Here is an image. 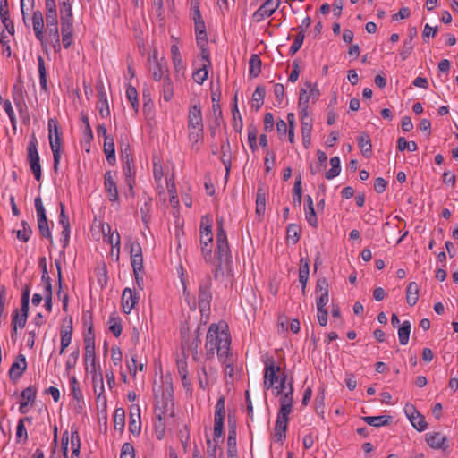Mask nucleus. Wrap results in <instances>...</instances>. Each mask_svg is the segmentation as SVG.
<instances>
[{
  "label": "nucleus",
  "mask_w": 458,
  "mask_h": 458,
  "mask_svg": "<svg viewBox=\"0 0 458 458\" xmlns=\"http://www.w3.org/2000/svg\"><path fill=\"white\" fill-rule=\"evenodd\" d=\"M0 44L3 47V54L5 55L7 57H10L12 52L9 45V39L4 30H2L0 33Z\"/></svg>",
  "instance_id": "nucleus-60"
},
{
  "label": "nucleus",
  "mask_w": 458,
  "mask_h": 458,
  "mask_svg": "<svg viewBox=\"0 0 458 458\" xmlns=\"http://www.w3.org/2000/svg\"><path fill=\"white\" fill-rule=\"evenodd\" d=\"M257 134H258L257 128L253 124L249 125L248 126V142H249L250 148H251L252 151H256L258 148Z\"/></svg>",
  "instance_id": "nucleus-47"
},
{
  "label": "nucleus",
  "mask_w": 458,
  "mask_h": 458,
  "mask_svg": "<svg viewBox=\"0 0 458 458\" xmlns=\"http://www.w3.org/2000/svg\"><path fill=\"white\" fill-rule=\"evenodd\" d=\"M426 442L433 449L445 450L448 447L446 437L443 436L440 432L426 434Z\"/></svg>",
  "instance_id": "nucleus-15"
},
{
  "label": "nucleus",
  "mask_w": 458,
  "mask_h": 458,
  "mask_svg": "<svg viewBox=\"0 0 458 458\" xmlns=\"http://www.w3.org/2000/svg\"><path fill=\"white\" fill-rule=\"evenodd\" d=\"M305 218L310 226L314 228L318 227V218L314 207L305 208Z\"/></svg>",
  "instance_id": "nucleus-57"
},
{
  "label": "nucleus",
  "mask_w": 458,
  "mask_h": 458,
  "mask_svg": "<svg viewBox=\"0 0 458 458\" xmlns=\"http://www.w3.org/2000/svg\"><path fill=\"white\" fill-rule=\"evenodd\" d=\"M305 38L304 30L301 29L299 33L296 35L292 46L289 49V54L291 55H293L301 47L303 44V40Z\"/></svg>",
  "instance_id": "nucleus-46"
},
{
  "label": "nucleus",
  "mask_w": 458,
  "mask_h": 458,
  "mask_svg": "<svg viewBox=\"0 0 458 458\" xmlns=\"http://www.w3.org/2000/svg\"><path fill=\"white\" fill-rule=\"evenodd\" d=\"M21 226H22V229L21 230H18L16 232V235H17V238L23 242H27L30 238V235L32 234V230L30 226V225L28 224V222L26 221H21Z\"/></svg>",
  "instance_id": "nucleus-42"
},
{
  "label": "nucleus",
  "mask_w": 458,
  "mask_h": 458,
  "mask_svg": "<svg viewBox=\"0 0 458 458\" xmlns=\"http://www.w3.org/2000/svg\"><path fill=\"white\" fill-rule=\"evenodd\" d=\"M292 406L293 405L280 404L274 433V438L276 442H283L286 437V430L289 421L288 416L292 411Z\"/></svg>",
  "instance_id": "nucleus-4"
},
{
  "label": "nucleus",
  "mask_w": 458,
  "mask_h": 458,
  "mask_svg": "<svg viewBox=\"0 0 458 458\" xmlns=\"http://www.w3.org/2000/svg\"><path fill=\"white\" fill-rule=\"evenodd\" d=\"M120 458H135L134 447L130 443H124L121 449Z\"/></svg>",
  "instance_id": "nucleus-61"
},
{
  "label": "nucleus",
  "mask_w": 458,
  "mask_h": 458,
  "mask_svg": "<svg viewBox=\"0 0 458 458\" xmlns=\"http://www.w3.org/2000/svg\"><path fill=\"white\" fill-rule=\"evenodd\" d=\"M357 140L362 155L366 157H369L372 154V144L369 135L366 132H361L358 136Z\"/></svg>",
  "instance_id": "nucleus-23"
},
{
  "label": "nucleus",
  "mask_w": 458,
  "mask_h": 458,
  "mask_svg": "<svg viewBox=\"0 0 458 458\" xmlns=\"http://www.w3.org/2000/svg\"><path fill=\"white\" fill-rule=\"evenodd\" d=\"M27 161L35 179L39 182L41 180V165L38 152V140L34 133L31 135L27 147Z\"/></svg>",
  "instance_id": "nucleus-3"
},
{
  "label": "nucleus",
  "mask_w": 458,
  "mask_h": 458,
  "mask_svg": "<svg viewBox=\"0 0 458 458\" xmlns=\"http://www.w3.org/2000/svg\"><path fill=\"white\" fill-rule=\"evenodd\" d=\"M81 121L84 124V130H83V142L82 144H88L89 147H90V142L93 140V132L89 124V120L87 114L81 113Z\"/></svg>",
  "instance_id": "nucleus-35"
},
{
  "label": "nucleus",
  "mask_w": 458,
  "mask_h": 458,
  "mask_svg": "<svg viewBox=\"0 0 458 458\" xmlns=\"http://www.w3.org/2000/svg\"><path fill=\"white\" fill-rule=\"evenodd\" d=\"M71 445L72 449H81V438L78 428L74 426L71 428Z\"/></svg>",
  "instance_id": "nucleus-64"
},
{
  "label": "nucleus",
  "mask_w": 458,
  "mask_h": 458,
  "mask_svg": "<svg viewBox=\"0 0 458 458\" xmlns=\"http://www.w3.org/2000/svg\"><path fill=\"white\" fill-rule=\"evenodd\" d=\"M225 398L224 395H222L218 398L216 404L215 419L225 420Z\"/></svg>",
  "instance_id": "nucleus-56"
},
{
  "label": "nucleus",
  "mask_w": 458,
  "mask_h": 458,
  "mask_svg": "<svg viewBox=\"0 0 458 458\" xmlns=\"http://www.w3.org/2000/svg\"><path fill=\"white\" fill-rule=\"evenodd\" d=\"M204 128L200 103L198 102L190 107L188 114V129Z\"/></svg>",
  "instance_id": "nucleus-10"
},
{
  "label": "nucleus",
  "mask_w": 458,
  "mask_h": 458,
  "mask_svg": "<svg viewBox=\"0 0 458 458\" xmlns=\"http://www.w3.org/2000/svg\"><path fill=\"white\" fill-rule=\"evenodd\" d=\"M131 264L133 269L134 275L143 270V256H132L131 257Z\"/></svg>",
  "instance_id": "nucleus-59"
},
{
  "label": "nucleus",
  "mask_w": 458,
  "mask_h": 458,
  "mask_svg": "<svg viewBox=\"0 0 458 458\" xmlns=\"http://www.w3.org/2000/svg\"><path fill=\"white\" fill-rule=\"evenodd\" d=\"M62 43L64 48L70 47L72 42L73 22L61 23Z\"/></svg>",
  "instance_id": "nucleus-22"
},
{
  "label": "nucleus",
  "mask_w": 458,
  "mask_h": 458,
  "mask_svg": "<svg viewBox=\"0 0 458 458\" xmlns=\"http://www.w3.org/2000/svg\"><path fill=\"white\" fill-rule=\"evenodd\" d=\"M211 286H212L211 277H210V276L208 275L206 277V282L201 283L199 284V289L198 301H199V310L202 314H204L205 312H208L210 310V303H211L212 297H213L212 293H211Z\"/></svg>",
  "instance_id": "nucleus-6"
},
{
  "label": "nucleus",
  "mask_w": 458,
  "mask_h": 458,
  "mask_svg": "<svg viewBox=\"0 0 458 458\" xmlns=\"http://www.w3.org/2000/svg\"><path fill=\"white\" fill-rule=\"evenodd\" d=\"M27 369V362L26 358L23 354H19L16 357V360L13 364L11 365L10 370H9V377L10 379L13 382L17 381L19 378L21 377L25 370Z\"/></svg>",
  "instance_id": "nucleus-13"
},
{
  "label": "nucleus",
  "mask_w": 458,
  "mask_h": 458,
  "mask_svg": "<svg viewBox=\"0 0 458 458\" xmlns=\"http://www.w3.org/2000/svg\"><path fill=\"white\" fill-rule=\"evenodd\" d=\"M174 97V84L168 74L164 77L163 98L165 101L169 102Z\"/></svg>",
  "instance_id": "nucleus-37"
},
{
  "label": "nucleus",
  "mask_w": 458,
  "mask_h": 458,
  "mask_svg": "<svg viewBox=\"0 0 458 458\" xmlns=\"http://www.w3.org/2000/svg\"><path fill=\"white\" fill-rule=\"evenodd\" d=\"M262 62L259 55H251L249 60V74L250 77L256 78L261 72Z\"/></svg>",
  "instance_id": "nucleus-28"
},
{
  "label": "nucleus",
  "mask_w": 458,
  "mask_h": 458,
  "mask_svg": "<svg viewBox=\"0 0 458 458\" xmlns=\"http://www.w3.org/2000/svg\"><path fill=\"white\" fill-rule=\"evenodd\" d=\"M104 152L106 157L107 162L111 165H115V148H114V140L111 136H105L104 139Z\"/></svg>",
  "instance_id": "nucleus-21"
},
{
  "label": "nucleus",
  "mask_w": 458,
  "mask_h": 458,
  "mask_svg": "<svg viewBox=\"0 0 458 458\" xmlns=\"http://www.w3.org/2000/svg\"><path fill=\"white\" fill-rule=\"evenodd\" d=\"M224 433V420L215 419L214 420V437L215 443H218L219 439L222 438Z\"/></svg>",
  "instance_id": "nucleus-52"
},
{
  "label": "nucleus",
  "mask_w": 458,
  "mask_h": 458,
  "mask_svg": "<svg viewBox=\"0 0 458 458\" xmlns=\"http://www.w3.org/2000/svg\"><path fill=\"white\" fill-rule=\"evenodd\" d=\"M362 420L370 426L381 427L391 424L393 421V417L389 415L366 416L363 417Z\"/></svg>",
  "instance_id": "nucleus-25"
},
{
  "label": "nucleus",
  "mask_w": 458,
  "mask_h": 458,
  "mask_svg": "<svg viewBox=\"0 0 458 458\" xmlns=\"http://www.w3.org/2000/svg\"><path fill=\"white\" fill-rule=\"evenodd\" d=\"M419 299V286L416 282H411L406 289V301L410 306H414Z\"/></svg>",
  "instance_id": "nucleus-29"
},
{
  "label": "nucleus",
  "mask_w": 458,
  "mask_h": 458,
  "mask_svg": "<svg viewBox=\"0 0 458 458\" xmlns=\"http://www.w3.org/2000/svg\"><path fill=\"white\" fill-rule=\"evenodd\" d=\"M325 407V389L320 387L315 398V410L317 413H324Z\"/></svg>",
  "instance_id": "nucleus-49"
},
{
  "label": "nucleus",
  "mask_w": 458,
  "mask_h": 458,
  "mask_svg": "<svg viewBox=\"0 0 458 458\" xmlns=\"http://www.w3.org/2000/svg\"><path fill=\"white\" fill-rule=\"evenodd\" d=\"M55 265L56 269H57L58 286H59V289L57 291V296L59 298H62L63 310L64 311H66L67 308H68L69 296H68V293H64L62 295V266H61V261L55 259Z\"/></svg>",
  "instance_id": "nucleus-27"
},
{
  "label": "nucleus",
  "mask_w": 458,
  "mask_h": 458,
  "mask_svg": "<svg viewBox=\"0 0 458 458\" xmlns=\"http://www.w3.org/2000/svg\"><path fill=\"white\" fill-rule=\"evenodd\" d=\"M21 438H23V441L26 442L28 439V433L23 424V420H19L17 428H16V439L17 442L20 441Z\"/></svg>",
  "instance_id": "nucleus-63"
},
{
  "label": "nucleus",
  "mask_w": 458,
  "mask_h": 458,
  "mask_svg": "<svg viewBox=\"0 0 458 458\" xmlns=\"http://www.w3.org/2000/svg\"><path fill=\"white\" fill-rule=\"evenodd\" d=\"M208 64H202L199 69L193 72L192 78L197 83L202 84L208 79Z\"/></svg>",
  "instance_id": "nucleus-51"
},
{
  "label": "nucleus",
  "mask_w": 458,
  "mask_h": 458,
  "mask_svg": "<svg viewBox=\"0 0 458 458\" xmlns=\"http://www.w3.org/2000/svg\"><path fill=\"white\" fill-rule=\"evenodd\" d=\"M317 156H318V162H317L316 167H314L312 165H310V174L312 175H315L321 169H325L327 167V154L322 150H318Z\"/></svg>",
  "instance_id": "nucleus-36"
},
{
  "label": "nucleus",
  "mask_w": 458,
  "mask_h": 458,
  "mask_svg": "<svg viewBox=\"0 0 458 458\" xmlns=\"http://www.w3.org/2000/svg\"><path fill=\"white\" fill-rule=\"evenodd\" d=\"M264 364V387L266 389H270L279 381L282 374V369L280 366L276 365L273 357H267Z\"/></svg>",
  "instance_id": "nucleus-5"
},
{
  "label": "nucleus",
  "mask_w": 458,
  "mask_h": 458,
  "mask_svg": "<svg viewBox=\"0 0 458 458\" xmlns=\"http://www.w3.org/2000/svg\"><path fill=\"white\" fill-rule=\"evenodd\" d=\"M36 394H37V389L35 386H29L27 388H25L22 392H21V397L23 399L26 400V402L28 403H33L35 402V399H36Z\"/></svg>",
  "instance_id": "nucleus-58"
},
{
  "label": "nucleus",
  "mask_w": 458,
  "mask_h": 458,
  "mask_svg": "<svg viewBox=\"0 0 458 458\" xmlns=\"http://www.w3.org/2000/svg\"><path fill=\"white\" fill-rule=\"evenodd\" d=\"M411 330V325L410 321L405 320L402 323L398 329V338L402 345H406L409 342L410 334Z\"/></svg>",
  "instance_id": "nucleus-31"
},
{
  "label": "nucleus",
  "mask_w": 458,
  "mask_h": 458,
  "mask_svg": "<svg viewBox=\"0 0 458 458\" xmlns=\"http://www.w3.org/2000/svg\"><path fill=\"white\" fill-rule=\"evenodd\" d=\"M168 71L165 66H163L159 62L157 61L155 66L152 71V77L156 81H159L163 77H165V73H167Z\"/></svg>",
  "instance_id": "nucleus-53"
},
{
  "label": "nucleus",
  "mask_w": 458,
  "mask_h": 458,
  "mask_svg": "<svg viewBox=\"0 0 458 458\" xmlns=\"http://www.w3.org/2000/svg\"><path fill=\"white\" fill-rule=\"evenodd\" d=\"M38 73H39V83L42 90H47V72L45 67V61L41 55L38 56Z\"/></svg>",
  "instance_id": "nucleus-39"
},
{
  "label": "nucleus",
  "mask_w": 458,
  "mask_h": 458,
  "mask_svg": "<svg viewBox=\"0 0 458 458\" xmlns=\"http://www.w3.org/2000/svg\"><path fill=\"white\" fill-rule=\"evenodd\" d=\"M85 361H90L91 366H95L96 352H95V335H85Z\"/></svg>",
  "instance_id": "nucleus-20"
},
{
  "label": "nucleus",
  "mask_w": 458,
  "mask_h": 458,
  "mask_svg": "<svg viewBox=\"0 0 458 458\" xmlns=\"http://www.w3.org/2000/svg\"><path fill=\"white\" fill-rule=\"evenodd\" d=\"M70 385H71L73 399L76 400L78 403L82 402V400H83L82 392L80 389L79 382L75 376L71 377Z\"/></svg>",
  "instance_id": "nucleus-45"
},
{
  "label": "nucleus",
  "mask_w": 458,
  "mask_h": 458,
  "mask_svg": "<svg viewBox=\"0 0 458 458\" xmlns=\"http://www.w3.org/2000/svg\"><path fill=\"white\" fill-rule=\"evenodd\" d=\"M130 412V422H129V431L134 435L138 436L140 433L141 428V421H140V411L139 406H131Z\"/></svg>",
  "instance_id": "nucleus-17"
},
{
  "label": "nucleus",
  "mask_w": 458,
  "mask_h": 458,
  "mask_svg": "<svg viewBox=\"0 0 458 458\" xmlns=\"http://www.w3.org/2000/svg\"><path fill=\"white\" fill-rule=\"evenodd\" d=\"M293 378L290 379V389L283 393L280 397V404L293 405Z\"/></svg>",
  "instance_id": "nucleus-50"
},
{
  "label": "nucleus",
  "mask_w": 458,
  "mask_h": 458,
  "mask_svg": "<svg viewBox=\"0 0 458 458\" xmlns=\"http://www.w3.org/2000/svg\"><path fill=\"white\" fill-rule=\"evenodd\" d=\"M171 55L175 71L180 72L184 67L179 47L176 45L171 47Z\"/></svg>",
  "instance_id": "nucleus-41"
},
{
  "label": "nucleus",
  "mask_w": 458,
  "mask_h": 458,
  "mask_svg": "<svg viewBox=\"0 0 458 458\" xmlns=\"http://www.w3.org/2000/svg\"><path fill=\"white\" fill-rule=\"evenodd\" d=\"M80 357V349L77 347L68 357L65 362V369L69 372L72 369L76 366L78 359Z\"/></svg>",
  "instance_id": "nucleus-54"
},
{
  "label": "nucleus",
  "mask_w": 458,
  "mask_h": 458,
  "mask_svg": "<svg viewBox=\"0 0 458 458\" xmlns=\"http://www.w3.org/2000/svg\"><path fill=\"white\" fill-rule=\"evenodd\" d=\"M200 334H199V329L198 328L196 331H195V336L193 337V339L188 343V348L192 352V355H193V358L196 360L197 358V355H198V348H199V345L200 344Z\"/></svg>",
  "instance_id": "nucleus-55"
},
{
  "label": "nucleus",
  "mask_w": 458,
  "mask_h": 458,
  "mask_svg": "<svg viewBox=\"0 0 458 458\" xmlns=\"http://www.w3.org/2000/svg\"><path fill=\"white\" fill-rule=\"evenodd\" d=\"M139 301V296L131 288H125L122 295V306L124 313L129 314Z\"/></svg>",
  "instance_id": "nucleus-14"
},
{
  "label": "nucleus",
  "mask_w": 458,
  "mask_h": 458,
  "mask_svg": "<svg viewBox=\"0 0 458 458\" xmlns=\"http://www.w3.org/2000/svg\"><path fill=\"white\" fill-rule=\"evenodd\" d=\"M215 253L218 259L215 273V277L216 278L218 271L222 269V265L231 260V250L224 228V218L222 216L216 217V248Z\"/></svg>",
  "instance_id": "nucleus-1"
},
{
  "label": "nucleus",
  "mask_w": 458,
  "mask_h": 458,
  "mask_svg": "<svg viewBox=\"0 0 458 458\" xmlns=\"http://www.w3.org/2000/svg\"><path fill=\"white\" fill-rule=\"evenodd\" d=\"M108 323L110 324L109 330L114 334L115 337H119L123 331L121 319L119 318L111 317Z\"/></svg>",
  "instance_id": "nucleus-48"
},
{
  "label": "nucleus",
  "mask_w": 458,
  "mask_h": 458,
  "mask_svg": "<svg viewBox=\"0 0 458 458\" xmlns=\"http://www.w3.org/2000/svg\"><path fill=\"white\" fill-rule=\"evenodd\" d=\"M280 4V0H266L253 13L254 21L259 22L266 17H270L277 10Z\"/></svg>",
  "instance_id": "nucleus-8"
},
{
  "label": "nucleus",
  "mask_w": 458,
  "mask_h": 458,
  "mask_svg": "<svg viewBox=\"0 0 458 458\" xmlns=\"http://www.w3.org/2000/svg\"><path fill=\"white\" fill-rule=\"evenodd\" d=\"M123 170L126 178L135 177L134 161L131 153H126L122 157Z\"/></svg>",
  "instance_id": "nucleus-24"
},
{
  "label": "nucleus",
  "mask_w": 458,
  "mask_h": 458,
  "mask_svg": "<svg viewBox=\"0 0 458 458\" xmlns=\"http://www.w3.org/2000/svg\"><path fill=\"white\" fill-rule=\"evenodd\" d=\"M38 231L42 237L47 238L50 241V242H53L52 234L49 229L48 221L47 222H38Z\"/></svg>",
  "instance_id": "nucleus-62"
},
{
  "label": "nucleus",
  "mask_w": 458,
  "mask_h": 458,
  "mask_svg": "<svg viewBox=\"0 0 458 458\" xmlns=\"http://www.w3.org/2000/svg\"><path fill=\"white\" fill-rule=\"evenodd\" d=\"M61 13V23L64 21L73 22L72 4L70 1H63L59 3Z\"/></svg>",
  "instance_id": "nucleus-33"
},
{
  "label": "nucleus",
  "mask_w": 458,
  "mask_h": 458,
  "mask_svg": "<svg viewBox=\"0 0 458 458\" xmlns=\"http://www.w3.org/2000/svg\"><path fill=\"white\" fill-rule=\"evenodd\" d=\"M28 316L20 314L19 310L15 309L12 314V326L18 328H23L26 325Z\"/></svg>",
  "instance_id": "nucleus-44"
},
{
  "label": "nucleus",
  "mask_w": 458,
  "mask_h": 458,
  "mask_svg": "<svg viewBox=\"0 0 458 458\" xmlns=\"http://www.w3.org/2000/svg\"><path fill=\"white\" fill-rule=\"evenodd\" d=\"M301 228L297 224H290L286 229V239L293 244H296L300 240Z\"/></svg>",
  "instance_id": "nucleus-32"
},
{
  "label": "nucleus",
  "mask_w": 458,
  "mask_h": 458,
  "mask_svg": "<svg viewBox=\"0 0 458 458\" xmlns=\"http://www.w3.org/2000/svg\"><path fill=\"white\" fill-rule=\"evenodd\" d=\"M73 327H72V318L70 317L69 318H65L64 320L63 326L61 327V346H60V354H63L65 349L70 345L72 336Z\"/></svg>",
  "instance_id": "nucleus-11"
},
{
  "label": "nucleus",
  "mask_w": 458,
  "mask_h": 458,
  "mask_svg": "<svg viewBox=\"0 0 458 458\" xmlns=\"http://www.w3.org/2000/svg\"><path fill=\"white\" fill-rule=\"evenodd\" d=\"M293 191V204L295 206L300 207L301 205V201H302L301 177L300 174L296 177Z\"/></svg>",
  "instance_id": "nucleus-38"
},
{
  "label": "nucleus",
  "mask_w": 458,
  "mask_h": 458,
  "mask_svg": "<svg viewBox=\"0 0 458 458\" xmlns=\"http://www.w3.org/2000/svg\"><path fill=\"white\" fill-rule=\"evenodd\" d=\"M32 26L37 39L41 43L42 47L47 45V39L44 36V17L42 12L37 10L32 14Z\"/></svg>",
  "instance_id": "nucleus-12"
},
{
  "label": "nucleus",
  "mask_w": 458,
  "mask_h": 458,
  "mask_svg": "<svg viewBox=\"0 0 458 458\" xmlns=\"http://www.w3.org/2000/svg\"><path fill=\"white\" fill-rule=\"evenodd\" d=\"M47 30L49 38H58V19L57 13L46 14Z\"/></svg>",
  "instance_id": "nucleus-26"
},
{
  "label": "nucleus",
  "mask_w": 458,
  "mask_h": 458,
  "mask_svg": "<svg viewBox=\"0 0 458 458\" xmlns=\"http://www.w3.org/2000/svg\"><path fill=\"white\" fill-rule=\"evenodd\" d=\"M208 338L218 341L216 346V352L219 360H222L225 354H228L230 351L231 337L225 331H219V327L216 324H212L208 330Z\"/></svg>",
  "instance_id": "nucleus-2"
},
{
  "label": "nucleus",
  "mask_w": 458,
  "mask_h": 458,
  "mask_svg": "<svg viewBox=\"0 0 458 458\" xmlns=\"http://www.w3.org/2000/svg\"><path fill=\"white\" fill-rule=\"evenodd\" d=\"M98 99L99 103V114L107 117L110 114L107 95L102 82L97 84Z\"/></svg>",
  "instance_id": "nucleus-16"
},
{
  "label": "nucleus",
  "mask_w": 458,
  "mask_h": 458,
  "mask_svg": "<svg viewBox=\"0 0 458 458\" xmlns=\"http://www.w3.org/2000/svg\"><path fill=\"white\" fill-rule=\"evenodd\" d=\"M404 412L411 421V425L420 432L424 431L428 428L425 417L420 414L413 404L408 403L404 407Z\"/></svg>",
  "instance_id": "nucleus-7"
},
{
  "label": "nucleus",
  "mask_w": 458,
  "mask_h": 458,
  "mask_svg": "<svg viewBox=\"0 0 458 458\" xmlns=\"http://www.w3.org/2000/svg\"><path fill=\"white\" fill-rule=\"evenodd\" d=\"M115 172L107 171L104 175V188L110 201L115 202L119 199L118 188L115 182Z\"/></svg>",
  "instance_id": "nucleus-9"
},
{
  "label": "nucleus",
  "mask_w": 458,
  "mask_h": 458,
  "mask_svg": "<svg viewBox=\"0 0 458 458\" xmlns=\"http://www.w3.org/2000/svg\"><path fill=\"white\" fill-rule=\"evenodd\" d=\"M50 142V148L53 152V157H54V165L53 169L55 173L58 172L59 169V164L61 159V143L62 139L61 135H55V140H53V138L49 140Z\"/></svg>",
  "instance_id": "nucleus-19"
},
{
  "label": "nucleus",
  "mask_w": 458,
  "mask_h": 458,
  "mask_svg": "<svg viewBox=\"0 0 458 458\" xmlns=\"http://www.w3.org/2000/svg\"><path fill=\"white\" fill-rule=\"evenodd\" d=\"M221 162L225 165V177H227L230 174L231 165H232V151L229 139L226 138V140L221 145Z\"/></svg>",
  "instance_id": "nucleus-18"
},
{
  "label": "nucleus",
  "mask_w": 458,
  "mask_h": 458,
  "mask_svg": "<svg viewBox=\"0 0 458 458\" xmlns=\"http://www.w3.org/2000/svg\"><path fill=\"white\" fill-rule=\"evenodd\" d=\"M313 123H301L302 143L305 148H309L311 143V131Z\"/></svg>",
  "instance_id": "nucleus-40"
},
{
  "label": "nucleus",
  "mask_w": 458,
  "mask_h": 458,
  "mask_svg": "<svg viewBox=\"0 0 458 458\" xmlns=\"http://www.w3.org/2000/svg\"><path fill=\"white\" fill-rule=\"evenodd\" d=\"M114 426L115 430H118L120 433L123 432L125 426V411L123 408H116L114 410Z\"/></svg>",
  "instance_id": "nucleus-34"
},
{
  "label": "nucleus",
  "mask_w": 458,
  "mask_h": 458,
  "mask_svg": "<svg viewBox=\"0 0 458 458\" xmlns=\"http://www.w3.org/2000/svg\"><path fill=\"white\" fill-rule=\"evenodd\" d=\"M266 96V89L262 85L257 86L253 95H252V107L258 111L264 104V98Z\"/></svg>",
  "instance_id": "nucleus-30"
},
{
  "label": "nucleus",
  "mask_w": 458,
  "mask_h": 458,
  "mask_svg": "<svg viewBox=\"0 0 458 458\" xmlns=\"http://www.w3.org/2000/svg\"><path fill=\"white\" fill-rule=\"evenodd\" d=\"M34 202H35V208H36V213H37L38 223V222H47L48 220L47 218L46 210L43 206L41 198L39 196L36 197Z\"/></svg>",
  "instance_id": "nucleus-43"
}]
</instances>
